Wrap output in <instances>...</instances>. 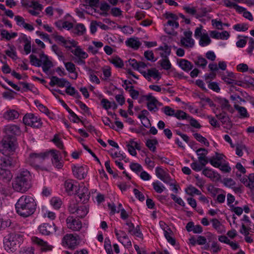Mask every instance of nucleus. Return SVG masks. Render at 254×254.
Wrapping results in <instances>:
<instances>
[{
	"mask_svg": "<svg viewBox=\"0 0 254 254\" xmlns=\"http://www.w3.org/2000/svg\"><path fill=\"white\" fill-rule=\"evenodd\" d=\"M29 58L30 63L32 65L38 67L41 66V58L39 59L34 55H31Z\"/></svg>",
	"mask_w": 254,
	"mask_h": 254,
	"instance_id": "864d4df0",
	"label": "nucleus"
},
{
	"mask_svg": "<svg viewBox=\"0 0 254 254\" xmlns=\"http://www.w3.org/2000/svg\"><path fill=\"white\" fill-rule=\"evenodd\" d=\"M0 35L1 36V40L5 39L6 40L9 41L11 39L16 37L17 36V33L16 32H11L10 33L5 29H1L0 30Z\"/></svg>",
	"mask_w": 254,
	"mask_h": 254,
	"instance_id": "f704fd0d",
	"label": "nucleus"
},
{
	"mask_svg": "<svg viewBox=\"0 0 254 254\" xmlns=\"http://www.w3.org/2000/svg\"><path fill=\"white\" fill-rule=\"evenodd\" d=\"M89 207L87 205H82L78 207L76 214L80 218L84 217L88 213Z\"/></svg>",
	"mask_w": 254,
	"mask_h": 254,
	"instance_id": "e433bc0d",
	"label": "nucleus"
},
{
	"mask_svg": "<svg viewBox=\"0 0 254 254\" xmlns=\"http://www.w3.org/2000/svg\"><path fill=\"white\" fill-rule=\"evenodd\" d=\"M78 45V43L73 40H66L64 46L69 50H72V48H75Z\"/></svg>",
	"mask_w": 254,
	"mask_h": 254,
	"instance_id": "de8ad7c7",
	"label": "nucleus"
},
{
	"mask_svg": "<svg viewBox=\"0 0 254 254\" xmlns=\"http://www.w3.org/2000/svg\"><path fill=\"white\" fill-rule=\"evenodd\" d=\"M35 103L41 112L45 113L48 116H50L51 113L46 107L40 103L38 101H35Z\"/></svg>",
	"mask_w": 254,
	"mask_h": 254,
	"instance_id": "4d7b16f0",
	"label": "nucleus"
},
{
	"mask_svg": "<svg viewBox=\"0 0 254 254\" xmlns=\"http://www.w3.org/2000/svg\"><path fill=\"white\" fill-rule=\"evenodd\" d=\"M233 29L237 31H245L248 30V26L244 23H239L234 25Z\"/></svg>",
	"mask_w": 254,
	"mask_h": 254,
	"instance_id": "13d9d810",
	"label": "nucleus"
},
{
	"mask_svg": "<svg viewBox=\"0 0 254 254\" xmlns=\"http://www.w3.org/2000/svg\"><path fill=\"white\" fill-rule=\"evenodd\" d=\"M50 82L49 84L51 86L57 85L58 87L63 88L66 87L68 85L69 82L65 78H60L56 76H53L50 78Z\"/></svg>",
	"mask_w": 254,
	"mask_h": 254,
	"instance_id": "f3484780",
	"label": "nucleus"
},
{
	"mask_svg": "<svg viewBox=\"0 0 254 254\" xmlns=\"http://www.w3.org/2000/svg\"><path fill=\"white\" fill-rule=\"evenodd\" d=\"M202 174L207 178L213 181H218L220 179V175L211 169L205 168L202 171Z\"/></svg>",
	"mask_w": 254,
	"mask_h": 254,
	"instance_id": "5701e85b",
	"label": "nucleus"
},
{
	"mask_svg": "<svg viewBox=\"0 0 254 254\" xmlns=\"http://www.w3.org/2000/svg\"><path fill=\"white\" fill-rule=\"evenodd\" d=\"M215 101L220 105L223 111H232V109L228 100L221 97H216Z\"/></svg>",
	"mask_w": 254,
	"mask_h": 254,
	"instance_id": "4be33fe9",
	"label": "nucleus"
},
{
	"mask_svg": "<svg viewBox=\"0 0 254 254\" xmlns=\"http://www.w3.org/2000/svg\"><path fill=\"white\" fill-rule=\"evenodd\" d=\"M212 227L219 234H222L225 232L224 226L217 219H212L211 220Z\"/></svg>",
	"mask_w": 254,
	"mask_h": 254,
	"instance_id": "2f4dec72",
	"label": "nucleus"
},
{
	"mask_svg": "<svg viewBox=\"0 0 254 254\" xmlns=\"http://www.w3.org/2000/svg\"><path fill=\"white\" fill-rule=\"evenodd\" d=\"M65 92L67 94L72 96L76 99H79L80 96L75 88L71 86L70 82L66 87Z\"/></svg>",
	"mask_w": 254,
	"mask_h": 254,
	"instance_id": "72a5a7b5",
	"label": "nucleus"
},
{
	"mask_svg": "<svg viewBox=\"0 0 254 254\" xmlns=\"http://www.w3.org/2000/svg\"><path fill=\"white\" fill-rule=\"evenodd\" d=\"M130 168L132 171L136 173L139 172L143 170L142 166L137 163H131L130 164Z\"/></svg>",
	"mask_w": 254,
	"mask_h": 254,
	"instance_id": "0e129e2a",
	"label": "nucleus"
},
{
	"mask_svg": "<svg viewBox=\"0 0 254 254\" xmlns=\"http://www.w3.org/2000/svg\"><path fill=\"white\" fill-rule=\"evenodd\" d=\"M13 164V159L10 157L0 158V169H6L11 166Z\"/></svg>",
	"mask_w": 254,
	"mask_h": 254,
	"instance_id": "c85d7f7f",
	"label": "nucleus"
},
{
	"mask_svg": "<svg viewBox=\"0 0 254 254\" xmlns=\"http://www.w3.org/2000/svg\"><path fill=\"white\" fill-rule=\"evenodd\" d=\"M38 230L42 235H49L56 231V227L53 223H44L39 226Z\"/></svg>",
	"mask_w": 254,
	"mask_h": 254,
	"instance_id": "9b49d317",
	"label": "nucleus"
},
{
	"mask_svg": "<svg viewBox=\"0 0 254 254\" xmlns=\"http://www.w3.org/2000/svg\"><path fill=\"white\" fill-rule=\"evenodd\" d=\"M49 153L52 157V161L53 165L58 169L62 168L63 166V164L61 159V158L60 157V152L57 150L53 149L50 150Z\"/></svg>",
	"mask_w": 254,
	"mask_h": 254,
	"instance_id": "2eb2a0df",
	"label": "nucleus"
},
{
	"mask_svg": "<svg viewBox=\"0 0 254 254\" xmlns=\"http://www.w3.org/2000/svg\"><path fill=\"white\" fill-rule=\"evenodd\" d=\"M223 2L224 5L226 7L230 8H234L238 11L242 12L245 10L244 7L238 5L236 3L232 2L230 0H223Z\"/></svg>",
	"mask_w": 254,
	"mask_h": 254,
	"instance_id": "473e14b6",
	"label": "nucleus"
},
{
	"mask_svg": "<svg viewBox=\"0 0 254 254\" xmlns=\"http://www.w3.org/2000/svg\"><path fill=\"white\" fill-rule=\"evenodd\" d=\"M249 183L246 184V187L250 189L254 188V174H250L248 176Z\"/></svg>",
	"mask_w": 254,
	"mask_h": 254,
	"instance_id": "774afa93",
	"label": "nucleus"
},
{
	"mask_svg": "<svg viewBox=\"0 0 254 254\" xmlns=\"http://www.w3.org/2000/svg\"><path fill=\"white\" fill-rule=\"evenodd\" d=\"M52 206L56 209H59L62 204L61 200L58 197H53L50 201Z\"/></svg>",
	"mask_w": 254,
	"mask_h": 254,
	"instance_id": "8fccbe9b",
	"label": "nucleus"
},
{
	"mask_svg": "<svg viewBox=\"0 0 254 254\" xmlns=\"http://www.w3.org/2000/svg\"><path fill=\"white\" fill-rule=\"evenodd\" d=\"M179 23L177 21L169 20L165 25V31L167 33L170 35H174L175 31L174 28H178L179 27Z\"/></svg>",
	"mask_w": 254,
	"mask_h": 254,
	"instance_id": "b1692460",
	"label": "nucleus"
},
{
	"mask_svg": "<svg viewBox=\"0 0 254 254\" xmlns=\"http://www.w3.org/2000/svg\"><path fill=\"white\" fill-rule=\"evenodd\" d=\"M194 138L199 142L203 143L205 146H209V143L206 138L202 136L200 134L195 133L193 134Z\"/></svg>",
	"mask_w": 254,
	"mask_h": 254,
	"instance_id": "3c124183",
	"label": "nucleus"
},
{
	"mask_svg": "<svg viewBox=\"0 0 254 254\" xmlns=\"http://www.w3.org/2000/svg\"><path fill=\"white\" fill-rule=\"evenodd\" d=\"M157 50L161 51L160 54L161 57H168L171 53V49L168 46L166 45L159 47Z\"/></svg>",
	"mask_w": 254,
	"mask_h": 254,
	"instance_id": "79ce46f5",
	"label": "nucleus"
},
{
	"mask_svg": "<svg viewBox=\"0 0 254 254\" xmlns=\"http://www.w3.org/2000/svg\"><path fill=\"white\" fill-rule=\"evenodd\" d=\"M149 115V112L146 110H143L141 111L140 113L138 116V118L141 120V121H146L147 124H150V122L147 116Z\"/></svg>",
	"mask_w": 254,
	"mask_h": 254,
	"instance_id": "603ef678",
	"label": "nucleus"
},
{
	"mask_svg": "<svg viewBox=\"0 0 254 254\" xmlns=\"http://www.w3.org/2000/svg\"><path fill=\"white\" fill-rule=\"evenodd\" d=\"M169 231H165L164 233V236L167 239V241L172 245L174 246L176 244L175 239L172 237V231L170 230Z\"/></svg>",
	"mask_w": 254,
	"mask_h": 254,
	"instance_id": "6e6d98bb",
	"label": "nucleus"
},
{
	"mask_svg": "<svg viewBox=\"0 0 254 254\" xmlns=\"http://www.w3.org/2000/svg\"><path fill=\"white\" fill-rule=\"evenodd\" d=\"M67 227L73 231H79L82 227V223L78 219L69 216L66 220Z\"/></svg>",
	"mask_w": 254,
	"mask_h": 254,
	"instance_id": "f8f14e48",
	"label": "nucleus"
},
{
	"mask_svg": "<svg viewBox=\"0 0 254 254\" xmlns=\"http://www.w3.org/2000/svg\"><path fill=\"white\" fill-rule=\"evenodd\" d=\"M30 180V172L27 170H20L13 181V189L16 191L25 192L31 188Z\"/></svg>",
	"mask_w": 254,
	"mask_h": 254,
	"instance_id": "f03ea898",
	"label": "nucleus"
},
{
	"mask_svg": "<svg viewBox=\"0 0 254 254\" xmlns=\"http://www.w3.org/2000/svg\"><path fill=\"white\" fill-rule=\"evenodd\" d=\"M162 58V59L158 62L161 67L165 70L170 69L172 65L168 57Z\"/></svg>",
	"mask_w": 254,
	"mask_h": 254,
	"instance_id": "58836bf2",
	"label": "nucleus"
},
{
	"mask_svg": "<svg viewBox=\"0 0 254 254\" xmlns=\"http://www.w3.org/2000/svg\"><path fill=\"white\" fill-rule=\"evenodd\" d=\"M41 62L43 71L47 73L49 69L53 66L52 62L49 59L48 56L44 54L41 55Z\"/></svg>",
	"mask_w": 254,
	"mask_h": 254,
	"instance_id": "aec40b11",
	"label": "nucleus"
},
{
	"mask_svg": "<svg viewBox=\"0 0 254 254\" xmlns=\"http://www.w3.org/2000/svg\"><path fill=\"white\" fill-rule=\"evenodd\" d=\"M131 235L135 236L137 238L142 239L143 238V234L141 232L139 226H137L136 228H134L132 231L129 232Z\"/></svg>",
	"mask_w": 254,
	"mask_h": 254,
	"instance_id": "338daca9",
	"label": "nucleus"
},
{
	"mask_svg": "<svg viewBox=\"0 0 254 254\" xmlns=\"http://www.w3.org/2000/svg\"><path fill=\"white\" fill-rule=\"evenodd\" d=\"M163 113L168 116H174L175 110L169 106H165L162 108Z\"/></svg>",
	"mask_w": 254,
	"mask_h": 254,
	"instance_id": "e2e57ef3",
	"label": "nucleus"
},
{
	"mask_svg": "<svg viewBox=\"0 0 254 254\" xmlns=\"http://www.w3.org/2000/svg\"><path fill=\"white\" fill-rule=\"evenodd\" d=\"M194 63L196 65L204 68L206 66L207 62L205 58L201 57H198L194 61Z\"/></svg>",
	"mask_w": 254,
	"mask_h": 254,
	"instance_id": "09e8293b",
	"label": "nucleus"
},
{
	"mask_svg": "<svg viewBox=\"0 0 254 254\" xmlns=\"http://www.w3.org/2000/svg\"><path fill=\"white\" fill-rule=\"evenodd\" d=\"M72 170L74 176L79 180L84 179L87 174V168L85 166L73 165Z\"/></svg>",
	"mask_w": 254,
	"mask_h": 254,
	"instance_id": "9d476101",
	"label": "nucleus"
},
{
	"mask_svg": "<svg viewBox=\"0 0 254 254\" xmlns=\"http://www.w3.org/2000/svg\"><path fill=\"white\" fill-rule=\"evenodd\" d=\"M115 233L118 240L124 245L127 247L131 246V242L129 240L127 234L126 232L122 230L118 231L115 230Z\"/></svg>",
	"mask_w": 254,
	"mask_h": 254,
	"instance_id": "ddd939ff",
	"label": "nucleus"
},
{
	"mask_svg": "<svg viewBox=\"0 0 254 254\" xmlns=\"http://www.w3.org/2000/svg\"><path fill=\"white\" fill-rule=\"evenodd\" d=\"M71 52L77 58L87 59L88 57V54L78 45L74 48V49L71 50Z\"/></svg>",
	"mask_w": 254,
	"mask_h": 254,
	"instance_id": "bb28decb",
	"label": "nucleus"
},
{
	"mask_svg": "<svg viewBox=\"0 0 254 254\" xmlns=\"http://www.w3.org/2000/svg\"><path fill=\"white\" fill-rule=\"evenodd\" d=\"M174 117L178 120H185L190 118V116L182 110H177L175 111Z\"/></svg>",
	"mask_w": 254,
	"mask_h": 254,
	"instance_id": "c03bdc74",
	"label": "nucleus"
},
{
	"mask_svg": "<svg viewBox=\"0 0 254 254\" xmlns=\"http://www.w3.org/2000/svg\"><path fill=\"white\" fill-rule=\"evenodd\" d=\"M36 206V203L33 197L23 195L18 199L15 204V208L18 215L26 218L35 212Z\"/></svg>",
	"mask_w": 254,
	"mask_h": 254,
	"instance_id": "f257e3e1",
	"label": "nucleus"
},
{
	"mask_svg": "<svg viewBox=\"0 0 254 254\" xmlns=\"http://www.w3.org/2000/svg\"><path fill=\"white\" fill-rule=\"evenodd\" d=\"M223 158V155L222 154H216V156L212 157L209 160V162L211 165L216 168H219L221 164V160Z\"/></svg>",
	"mask_w": 254,
	"mask_h": 254,
	"instance_id": "7c9ffc66",
	"label": "nucleus"
},
{
	"mask_svg": "<svg viewBox=\"0 0 254 254\" xmlns=\"http://www.w3.org/2000/svg\"><path fill=\"white\" fill-rule=\"evenodd\" d=\"M17 146L16 138L14 136H4L0 141V152L8 156L15 151Z\"/></svg>",
	"mask_w": 254,
	"mask_h": 254,
	"instance_id": "7ed1b4c3",
	"label": "nucleus"
},
{
	"mask_svg": "<svg viewBox=\"0 0 254 254\" xmlns=\"http://www.w3.org/2000/svg\"><path fill=\"white\" fill-rule=\"evenodd\" d=\"M158 142L156 138L148 139L146 140L145 144L146 146L149 149V150L153 152L156 150V145L158 144Z\"/></svg>",
	"mask_w": 254,
	"mask_h": 254,
	"instance_id": "4c0bfd02",
	"label": "nucleus"
},
{
	"mask_svg": "<svg viewBox=\"0 0 254 254\" xmlns=\"http://www.w3.org/2000/svg\"><path fill=\"white\" fill-rule=\"evenodd\" d=\"M18 254H34V249L32 247H24L21 248Z\"/></svg>",
	"mask_w": 254,
	"mask_h": 254,
	"instance_id": "680f3d73",
	"label": "nucleus"
},
{
	"mask_svg": "<svg viewBox=\"0 0 254 254\" xmlns=\"http://www.w3.org/2000/svg\"><path fill=\"white\" fill-rule=\"evenodd\" d=\"M62 243L64 246L73 249L77 244V239L72 234H68L64 237Z\"/></svg>",
	"mask_w": 254,
	"mask_h": 254,
	"instance_id": "a211bd4d",
	"label": "nucleus"
},
{
	"mask_svg": "<svg viewBox=\"0 0 254 254\" xmlns=\"http://www.w3.org/2000/svg\"><path fill=\"white\" fill-rule=\"evenodd\" d=\"M234 108L237 111H238L241 118H244L249 117V114L247 112V109L245 107L240 106L238 105H235Z\"/></svg>",
	"mask_w": 254,
	"mask_h": 254,
	"instance_id": "37998d69",
	"label": "nucleus"
},
{
	"mask_svg": "<svg viewBox=\"0 0 254 254\" xmlns=\"http://www.w3.org/2000/svg\"><path fill=\"white\" fill-rule=\"evenodd\" d=\"M0 176L3 179L9 180L11 179V175L9 171L6 169H0Z\"/></svg>",
	"mask_w": 254,
	"mask_h": 254,
	"instance_id": "bf43d9fd",
	"label": "nucleus"
},
{
	"mask_svg": "<svg viewBox=\"0 0 254 254\" xmlns=\"http://www.w3.org/2000/svg\"><path fill=\"white\" fill-rule=\"evenodd\" d=\"M4 132L5 133V136H14L18 135L20 133V127L15 125H8L5 126Z\"/></svg>",
	"mask_w": 254,
	"mask_h": 254,
	"instance_id": "dca6fc26",
	"label": "nucleus"
},
{
	"mask_svg": "<svg viewBox=\"0 0 254 254\" xmlns=\"http://www.w3.org/2000/svg\"><path fill=\"white\" fill-rule=\"evenodd\" d=\"M152 186L155 191L159 193H162L165 189L164 186L159 181L153 182Z\"/></svg>",
	"mask_w": 254,
	"mask_h": 254,
	"instance_id": "a18cd8bd",
	"label": "nucleus"
},
{
	"mask_svg": "<svg viewBox=\"0 0 254 254\" xmlns=\"http://www.w3.org/2000/svg\"><path fill=\"white\" fill-rule=\"evenodd\" d=\"M186 193L190 195H193L194 194L196 195H200L201 191L199 190L198 189L193 187L192 186H190L188 187L185 190Z\"/></svg>",
	"mask_w": 254,
	"mask_h": 254,
	"instance_id": "49530a36",
	"label": "nucleus"
},
{
	"mask_svg": "<svg viewBox=\"0 0 254 254\" xmlns=\"http://www.w3.org/2000/svg\"><path fill=\"white\" fill-rule=\"evenodd\" d=\"M125 43L127 46L134 50H137L141 45L139 39L136 37L128 38L126 41Z\"/></svg>",
	"mask_w": 254,
	"mask_h": 254,
	"instance_id": "393cba45",
	"label": "nucleus"
},
{
	"mask_svg": "<svg viewBox=\"0 0 254 254\" xmlns=\"http://www.w3.org/2000/svg\"><path fill=\"white\" fill-rule=\"evenodd\" d=\"M47 154L45 153H31L27 159V162L32 166L37 167V164L42 162L46 157Z\"/></svg>",
	"mask_w": 254,
	"mask_h": 254,
	"instance_id": "423d86ee",
	"label": "nucleus"
},
{
	"mask_svg": "<svg viewBox=\"0 0 254 254\" xmlns=\"http://www.w3.org/2000/svg\"><path fill=\"white\" fill-rule=\"evenodd\" d=\"M192 33L190 30H187L184 32V37L181 39V43L186 48H191L194 46V41L191 38Z\"/></svg>",
	"mask_w": 254,
	"mask_h": 254,
	"instance_id": "1a4fd4ad",
	"label": "nucleus"
},
{
	"mask_svg": "<svg viewBox=\"0 0 254 254\" xmlns=\"http://www.w3.org/2000/svg\"><path fill=\"white\" fill-rule=\"evenodd\" d=\"M6 55L13 60H16L17 58L16 52L13 47H10V50H6L5 52Z\"/></svg>",
	"mask_w": 254,
	"mask_h": 254,
	"instance_id": "052dcab7",
	"label": "nucleus"
},
{
	"mask_svg": "<svg viewBox=\"0 0 254 254\" xmlns=\"http://www.w3.org/2000/svg\"><path fill=\"white\" fill-rule=\"evenodd\" d=\"M216 116L223 124L228 125L230 123V119L224 111L219 114H216Z\"/></svg>",
	"mask_w": 254,
	"mask_h": 254,
	"instance_id": "a19ab883",
	"label": "nucleus"
},
{
	"mask_svg": "<svg viewBox=\"0 0 254 254\" xmlns=\"http://www.w3.org/2000/svg\"><path fill=\"white\" fill-rule=\"evenodd\" d=\"M75 183H77L73 180H67L64 182L65 190L69 195H71L76 192L77 187Z\"/></svg>",
	"mask_w": 254,
	"mask_h": 254,
	"instance_id": "6ab92c4d",
	"label": "nucleus"
},
{
	"mask_svg": "<svg viewBox=\"0 0 254 254\" xmlns=\"http://www.w3.org/2000/svg\"><path fill=\"white\" fill-rule=\"evenodd\" d=\"M52 141L59 148L63 149L64 148L63 143L58 135H55L54 138L52 139Z\"/></svg>",
	"mask_w": 254,
	"mask_h": 254,
	"instance_id": "69168bd1",
	"label": "nucleus"
},
{
	"mask_svg": "<svg viewBox=\"0 0 254 254\" xmlns=\"http://www.w3.org/2000/svg\"><path fill=\"white\" fill-rule=\"evenodd\" d=\"M144 98L147 101V107L149 111L155 113L158 110L157 105H160V103L155 97L149 94L144 95Z\"/></svg>",
	"mask_w": 254,
	"mask_h": 254,
	"instance_id": "39448f33",
	"label": "nucleus"
},
{
	"mask_svg": "<svg viewBox=\"0 0 254 254\" xmlns=\"http://www.w3.org/2000/svg\"><path fill=\"white\" fill-rule=\"evenodd\" d=\"M23 122L25 125L35 128H39L42 125L41 119L31 113L27 114L24 116Z\"/></svg>",
	"mask_w": 254,
	"mask_h": 254,
	"instance_id": "20e7f679",
	"label": "nucleus"
},
{
	"mask_svg": "<svg viewBox=\"0 0 254 254\" xmlns=\"http://www.w3.org/2000/svg\"><path fill=\"white\" fill-rule=\"evenodd\" d=\"M211 42V39L207 33H203L202 35L200 37L199 41V45L202 47H205L208 45Z\"/></svg>",
	"mask_w": 254,
	"mask_h": 254,
	"instance_id": "ea45409f",
	"label": "nucleus"
},
{
	"mask_svg": "<svg viewBox=\"0 0 254 254\" xmlns=\"http://www.w3.org/2000/svg\"><path fill=\"white\" fill-rule=\"evenodd\" d=\"M197 155L198 156V159L200 164L202 166H205L208 163L209 160H207L206 156L208 153V151L203 148H200L196 151Z\"/></svg>",
	"mask_w": 254,
	"mask_h": 254,
	"instance_id": "412c9836",
	"label": "nucleus"
},
{
	"mask_svg": "<svg viewBox=\"0 0 254 254\" xmlns=\"http://www.w3.org/2000/svg\"><path fill=\"white\" fill-rule=\"evenodd\" d=\"M141 74L149 81H151V78L157 81L161 78L160 73L155 68H151L146 71H142Z\"/></svg>",
	"mask_w": 254,
	"mask_h": 254,
	"instance_id": "6e6552de",
	"label": "nucleus"
},
{
	"mask_svg": "<svg viewBox=\"0 0 254 254\" xmlns=\"http://www.w3.org/2000/svg\"><path fill=\"white\" fill-rule=\"evenodd\" d=\"M227 75H222L221 79L229 84H235V77L233 72H227Z\"/></svg>",
	"mask_w": 254,
	"mask_h": 254,
	"instance_id": "c9c22d12",
	"label": "nucleus"
},
{
	"mask_svg": "<svg viewBox=\"0 0 254 254\" xmlns=\"http://www.w3.org/2000/svg\"><path fill=\"white\" fill-rule=\"evenodd\" d=\"M188 232H193L194 234H200L202 233V227L200 225H194L193 222H189L186 226Z\"/></svg>",
	"mask_w": 254,
	"mask_h": 254,
	"instance_id": "a878e982",
	"label": "nucleus"
},
{
	"mask_svg": "<svg viewBox=\"0 0 254 254\" xmlns=\"http://www.w3.org/2000/svg\"><path fill=\"white\" fill-rule=\"evenodd\" d=\"M17 240L14 237L9 236L5 237L3 240L4 249L7 251H14L17 246Z\"/></svg>",
	"mask_w": 254,
	"mask_h": 254,
	"instance_id": "4468645a",
	"label": "nucleus"
},
{
	"mask_svg": "<svg viewBox=\"0 0 254 254\" xmlns=\"http://www.w3.org/2000/svg\"><path fill=\"white\" fill-rule=\"evenodd\" d=\"M32 242L36 245L42 252H47L51 251L53 247L50 245L47 241L40 239L37 237H32L31 238Z\"/></svg>",
	"mask_w": 254,
	"mask_h": 254,
	"instance_id": "0eeeda50",
	"label": "nucleus"
},
{
	"mask_svg": "<svg viewBox=\"0 0 254 254\" xmlns=\"http://www.w3.org/2000/svg\"><path fill=\"white\" fill-rule=\"evenodd\" d=\"M110 62L117 67L122 68L124 66L123 61L119 57H115L112 59Z\"/></svg>",
	"mask_w": 254,
	"mask_h": 254,
	"instance_id": "5fc2aeb1",
	"label": "nucleus"
},
{
	"mask_svg": "<svg viewBox=\"0 0 254 254\" xmlns=\"http://www.w3.org/2000/svg\"><path fill=\"white\" fill-rule=\"evenodd\" d=\"M178 63L179 66L185 71H189L192 68L191 63L186 59H180Z\"/></svg>",
	"mask_w": 254,
	"mask_h": 254,
	"instance_id": "c756f323",
	"label": "nucleus"
},
{
	"mask_svg": "<svg viewBox=\"0 0 254 254\" xmlns=\"http://www.w3.org/2000/svg\"><path fill=\"white\" fill-rule=\"evenodd\" d=\"M18 112L13 109L8 110L3 114V118L7 120L12 121L18 118Z\"/></svg>",
	"mask_w": 254,
	"mask_h": 254,
	"instance_id": "cd10ccee",
	"label": "nucleus"
}]
</instances>
